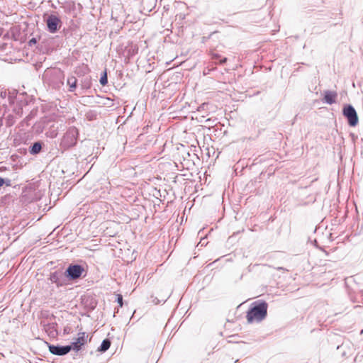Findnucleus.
Here are the masks:
<instances>
[{"label": "nucleus", "mask_w": 363, "mask_h": 363, "mask_svg": "<svg viewBox=\"0 0 363 363\" xmlns=\"http://www.w3.org/2000/svg\"><path fill=\"white\" fill-rule=\"evenodd\" d=\"M342 115L347 119L350 127H355L359 123L357 113L351 104H345L342 108Z\"/></svg>", "instance_id": "39448f33"}, {"label": "nucleus", "mask_w": 363, "mask_h": 363, "mask_svg": "<svg viewBox=\"0 0 363 363\" xmlns=\"http://www.w3.org/2000/svg\"><path fill=\"white\" fill-rule=\"evenodd\" d=\"M4 108L5 110L7 108V107H3L1 104H0V116L1 115V109Z\"/></svg>", "instance_id": "a878e982"}, {"label": "nucleus", "mask_w": 363, "mask_h": 363, "mask_svg": "<svg viewBox=\"0 0 363 363\" xmlns=\"http://www.w3.org/2000/svg\"><path fill=\"white\" fill-rule=\"evenodd\" d=\"M57 132H55V131L54 130V131L50 132V135H49V136H50V138H55V137L57 136Z\"/></svg>", "instance_id": "b1692460"}, {"label": "nucleus", "mask_w": 363, "mask_h": 363, "mask_svg": "<svg viewBox=\"0 0 363 363\" xmlns=\"http://www.w3.org/2000/svg\"><path fill=\"white\" fill-rule=\"evenodd\" d=\"M85 272L84 267L79 264H70L64 272V276L69 281L78 279Z\"/></svg>", "instance_id": "20e7f679"}, {"label": "nucleus", "mask_w": 363, "mask_h": 363, "mask_svg": "<svg viewBox=\"0 0 363 363\" xmlns=\"http://www.w3.org/2000/svg\"><path fill=\"white\" fill-rule=\"evenodd\" d=\"M157 0H141L142 12H150L156 6Z\"/></svg>", "instance_id": "9d476101"}, {"label": "nucleus", "mask_w": 363, "mask_h": 363, "mask_svg": "<svg viewBox=\"0 0 363 363\" xmlns=\"http://www.w3.org/2000/svg\"><path fill=\"white\" fill-rule=\"evenodd\" d=\"M268 304L265 301L257 300L254 301L247 311V320L248 323H259L267 315Z\"/></svg>", "instance_id": "f257e3e1"}, {"label": "nucleus", "mask_w": 363, "mask_h": 363, "mask_svg": "<svg viewBox=\"0 0 363 363\" xmlns=\"http://www.w3.org/2000/svg\"><path fill=\"white\" fill-rule=\"evenodd\" d=\"M277 270H285L284 267H278Z\"/></svg>", "instance_id": "bb28decb"}, {"label": "nucleus", "mask_w": 363, "mask_h": 363, "mask_svg": "<svg viewBox=\"0 0 363 363\" xmlns=\"http://www.w3.org/2000/svg\"><path fill=\"white\" fill-rule=\"evenodd\" d=\"M47 30L50 33H56L62 26L61 19L54 14H50L45 20Z\"/></svg>", "instance_id": "423d86ee"}, {"label": "nucleus", "mask_w": 363, "mask_h": 363, "mask_svg": "<svg viewBox=\"0 0 363 363\" xmlns=\"http://www.w3.org/2000/svg\"><path fill=\"white\" fill-rule=\"evenodd\" d=\"M9 99V92L6 90H0V104L3 107H7V102Z\"/></svg>", "instance_id": "4468645a"}, {"label": "nucleus", "mask_w": 363, "mask_h": 363, "mask_svg": "<svg viewBox=\"0 0 363 363\" xmlns=\"http://www.w3.org/2000/svg\"><path fill=\"white\" fill-rule=\"evenodd\" d=\"M116 301L118 303L120 307H122L123 305V296L121 294H117Z\"/></svg>", "instance_id": "aec40b11"}, {"label": "nucleus", "mask_w": 363, "mask_h": 363, "mask_svg": "<svg viewBox=\"0 0 363 363\" xmlns=\"http://www.w3.org/2000/svg\"><path fill=\"white\" fill-rule=\"evenodd\" d=\"M211 57L213 60H219L218 63L220 65H224L227 62L226 57H223V58L220 59V55L218 53H213Z\"/></svg>", "instance_id": "a211bd4d"}, {"label": "nucleus", "mask_w": 363, "mask_h": 363, "mask_svg": "<svg viewBox=\"0 0 363 363\" xmlns=\"http://www.w3.org/2000/svg\"><path fill=\"white\" fill-rule=\"evenodd\" d=\"M78 136V129L74 126L69 127L61 140L60 144L61 149L65 150L74 147L77 144Z\"/></svg>", "instance_id": "7ed1b4c3"}, {"label": "nucleus", "mask_w": 363, "mask_h": 363, "mask_svg": "<svg viewBox=\"0 0 363 363\" xmlns=\"http://www.w3.org/2000/svg\"><path fill=\"white\" fill-rule=\"evenodd\" d=\"M49 352L57 356H64L71 351L69 346L48 344Z\"/></svg>", "instance_id": "6e6552de"}, {"label": "nucleus", "mask_w": 363, "mask_h": 363, "mask_svg": "<svg viewBox=\"0 0 363 363\" xmlns=\"http://www.w3.org/2000/svg\"><path fill=\"white\" fill-rule=\"evenodd\" d=\"M90 84H91V79H85L84 81V86L86 89H89L90 87Z\"/></svg>", "instance_id": "4be33fe9"}, {"label": "nucleus", "mask_w": 363, "mask_h": 363, "mask_svg": "<svg viewBox=\"0 0 363 363\" xmlns=\"http://www.w3.org/2000/svg\"><path fill=\"white\" fill-rule=\"evenodd\" d=\"M38 42V40L36 38H32L31 39H30L28 41V45L29 47H32L33 45H35Z\"/></svg>", "instance_id": "412c9836"}, {"label": "nucleus", "mask_w": 363, "mask_h": 363, "mask_svg": "<svg viewBox=\"0 0 363 363\" xmlns=\"http://www.w3.org/2000/svg\"><path fill=\"white\" fill-rule=\"evenodd\" d=\"M111 344V340L108 338H106L102 341L97 350L100 352H105L109 349Z\"/></svg>", "instance_id": "ddd939ff"}, {"label": "nucleus", "mask_w": 363, "mask_h": 363, "mask_svg": "<svg viewBox=\"0 0 363 363\" xmlns=\"http://www.w3.org/2000/svg\"><path fill=\"white\" fill-rule=\"evenodd\" d=\"M67 346H69V347L71 348V350H74L75 352H79L82 346L81 345H79L77 341L74 340L73 342H71L70 345H68Z\"/></svg>", "instance_id": "f3484780"}, {"label": "nucleus", "mask_w": 363, "mask_h": 363, "mask_svg": "<svg viewBox=\"0 0 363 363\" xmlns=\"http://www.w3.org/2000/svg\"><path fill=\"white\" fill-rule=\"evenodd\" d=\"M169 296H170V295H167V296L162 297V299H159L157 297L152 296H151V298H152L151 301L155 305H157V304H160L161 302L164 303L169 298Z\"/></svg>", "instance_id": "dca6fc26"}, {"label": "nucleus", "mask_w": 363, "mask_h": 363, "mask_svg": "<svg viewBox=\"0 0 363 363\" xmlns=\"http://www.w3.org/2000/svg\"><path fill=\"white\" fill-rule=\"evenodd\" d=\"M67 84L69 86V91L72 92L74 91L77 86V79L75 77L71 76L68 77L67 80Z\"/></svg>", "instance_id": "f8f14e48"}, {"label": "nucleus", "mask_w": 363, "mask_h": 363, "mask_svg": "<svg viewBox=\"0 0 363 363\" xmlns=\"http://www.w3.org/2000/svg\"><path fill=\"white\" fill-rule=\"evenodd\" d=\"M43 145V143L42 141H36L32 143L28 147L30 154L33 155L39 154L42 150Z\"/></svg>", "instance_id": "9b49d317"}, {"label": "nucleus", "mask_w": 363, "mask_h": 363, "mask_svg": "<svg viewBox=\"0 0 363 363\" xmlns=\"http://www.w3.org/2000/svg\"><path fill=\"white\" fill-rule=\"evenodd\" d=\"M49 280L52 284H55L57 287L64 286L67 284L66 277L64 276V273L59 270L51 272Z\"/></svg>", "instance_id": "0eeeda50"}, {"label": "nucleus", "mask_w": 363, "mask_h": 363, "mask_svg": "<svg viewBox=\"0 0 363 363\" xmlns=\"http://www.w3.org/2000/svg\"><path fill=\"white\" fill-rule=\"evenodd\" d=\"M78 335V337L76 338L74 340L77 341L79 345H81L83 347L87 342L88 336L86 335L85 332L79 333Z\"/></svg>", "instance_id": "2eb2a0df"}, {"label": "nucleus", "mask_w": 363, "mask_h": 363, "mask_svg": "<svg viewBox=\"0 0 363 363\" xmlns=\"http://www.w3.org/2000/svg\"><path fill=\"white\" fill-rule=\"evenodd\" d=\"M4 184V178L0 177V187Z\"/></svg>", "instance_id": "393cba45"}, {"label": "nucleus", "mask_w": 363, "mask_h": 363, "mask_svg": "<svg viewBox=\"0 0 363 363\" xmlns=\"http://www.w3.org/2000/svg\"><path fill=\"white\" fill-rule=\"evenodd\" d=\"M8 103L13 113L21 117L23 107L28 104V96L24 92L19 93L16 89H13L9 91Z\"/></svg>", "instance_id": "f03ea898"}, {"label": "nucleus", "mask_w": 363, "mask_h": 363, "mask_svg": "<svg viewBox=\"0 0 363 363\" xmlns=\"http://www.w3.org/2000/svg\"><path fill=\"white\" fill-rule=\"evenodd\" d=\"M4 184L7 186H10L11 185V181L9 179L4 178Z\"/></svg>", "instance_id": "5701e85b"}, {"label": "nucleus", "mask_w": 363, "mask_h": 363, "mask_svg": "<svg viewBox=\"0 0 363 363\" xmlns=\"http://www.w3.org/2000/svg\"><path fill=\"white\" fill-rule=\"evenodd\" d=\"M99 82L102 86H106L108 84V77L106 71H104L103 74H101Z\"/></svg>", "instance_id": "6ab92c4d"}, {"label": "nucleus", "mask_w": 363, "mask_h": 363, "mask_svg": "<svg viewBox=\"0 0 363 363\" xmlns=\"http://www.w3.org/2000/svg\"><path fill=\"white\" fill-rule=\"evenodd\" d=\"M337 93L335 91L326 90L323 94V101L329 105H332L336 102Z\"/></svg>", "instance_id": "1a4fd4ad"}]
</instances>
